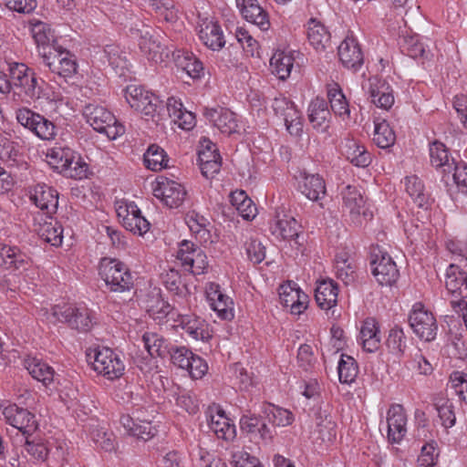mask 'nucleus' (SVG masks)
Returning a JSON list of instances; mask_svg holds the SVG:
<instances>
[{"label": "nucleus", "mask_w": 467, "mask_h": 467, "mask_svg": "<svg viewBox=\"0 0 467 467\" xmlns=\"http://www.w3.org/2000/svg\"><path fill=\"white\" fill-rule=\"evenodd\" d=\"M11 88L14 91L13 99L17 102L31 103L39 99L41 85L36 73L23 63H13L9 66Z\"/></svg>", "instance_id": "f257e3e1"}, {"label": "nucleus", "mask_w": 467, "mask_h": 467, "mask_svg": "<svg viewBox=\"0 0 467 467\" xmlns=\"http://www.w3.org/2000/svg\"><path fill=\"white\" fill-rule=\"evenodd\" d=\"M46 315L51 323H67L71 328L81 332L90 330L94 324L92 313L85 306L56 305Z\"/></svg>", "instance_id": "f03ea898"}, {"label": "nucleus", "mask_w": 467, "mask_h": 467, "mask_svg": "<svg viewBox=\"0 0 467 467\" xmlns=\"http://www.w3.org/2000/svg\"><path fill=\"white\" fill-rule=\"evenodd\" d=\"M99 274L111 292L123 293L130 291L134 285L133 275L129 267L117 259H101Z\"/></svg>", "instance_id": "7ed1b4c3"}, {"label": "nucleus", "mask_w": 467, "mask_h": 467, "mask_svg": "<svg viewBox=\"0 0 467 467\" xmlns=\"http://www.w3.org/2000/svg\"><path fill=\"white\" fill-rule=\"evenodd\" d=\"M87 122L98 132L109 140H116L125 132V127L106 108L89 104L84 109Z\"/></svg>", "instance_id": "20e7f679"}, {"label": "nucleus", "mask_w": 467, "mask_h": 467, "mask_svg": "<svg viewBox=\"0 0 467 467\" xmlns=\"http://www.w3.org/2000/svg\"><path fill=\"white\" fill-rule=\"evenodd\" d=\"M93 369L107 379H119L125 370V365L120 356L109 348H101L88 354Z\"/></svg>", "instance_id": "39448f33"}, {"label": "nucleus", "mask_w": 467, "mask_h": 467, "mask_svg": "<svg viewBox=\"0 0 467 467\" xmlns=\"http://www.w3.org/2000/svg\"><path fill=\"white\" fill-rule=\"evenodd\" d=\"M125 99L130 108L141 115L153 119L159 114L161 101L149 90L136 85H130L125 89Z\"/></svg>", "instance_id": "423d86ee"}, {"label": "nucleus", "mask_w": 467, "mask_h": 467, "mask_svg": "<svg viewBox=\"0 0 467 467\" xmlns=\"http://www.w3.org/2000/svg\"><path fill=\"white\" fill-rule=\"evenodd\" d=\"M17 122L43 140H52L57 136L56 125L44 116L27 109L16 110Z\"/></svg>", "instance_id": "0eeeda50"}, {"label": "nucleus", "mask_w": 467, "mask_h": 467, "mask_svg": "<svg viewBox=\"0 0 467 467\" xmlns=\"http://www.w3.org/2000/svg\"><path fill=\"white\" fill-rule=\"evenodd\" d=\"M131 33L139 37L140 50L148 60L161 64L169 57L170 50L161 43L148 26L143 25L141 28H132Z\"/></svg>", "instance_id": "6e6552de"}, {"label": "nucleus", "mask_w": 467, "mask_h": 467, "mask_svg": "<svg viewBox=\"0 0 467 467\" xmlns=\"http://www.w3.org/2000/svg\"><path fill=\"white\" fill-rule=\"evenodd\" d=\"M409 323L414 334L422 340L432 341L437 335L438 326L433 314L421 303H416L409 316Z\"/></svg>", "instance_id": "1a4fd4ad"}, {"label": "nucleus", "mask_w": 467, "mask_h": 467, "mask_svg": "<svg viewBox=\"0 0 467 467\" xmlns=\"http://www.w3.org/2000/svg\"><path fill=\"white\" fill-rule=\"evenodd\" d=\"M445 285L451 296V306L455 312H458V307L466 306L467 273L458 265H450L446 271Z\"/></svg>", "instance_id": "9d476101"}, {"label": "nucleus", "mask_w": 467, "mask_h": 467, "mask_svg": "<svg viewBox=\"0 0 467 467\" xmlns=\"http://www.w3.org/2000/svg\"><path fill=\"white\" fill-rule=\"evenodd\" d=\"M177 259L186 271L193 275L203 274L208 267L207 256L202 249L187 240L180 243Z\"/></svg>", "instance_id": "9b49d317"}, {"label": "nucleus", "mask_w": 467, "mask_h": 467, "mask_svg": "<svg viewBox=\"0 0 467 467\" xmlns=\"http://www.w3.org/2000/svg\"><path fill=\"white\" fill-rule=\"evenodd\" d=\"M362 89L378 108L389 109L394 104L393 89L385 79L377 76L371 77L362 83Z\"/></svg>", "instance_id": "f8f14e48"}, {"label": "nucleus", "mask_w": 467, "mask_h": 467, "mask_svg": "<svg viewBox=\"0 0 467 467\" xmlns=\"http://www.w3.org/2000/svg\"><path fill=\"white\" fill-rule=\"evenodd\" d=\"M1 409L6 422L20 431L23 434L30 435L37 429L35 415L27 410L8 401L3 402Z\"/></svg>", "instance_id": "ddd939ff"}, {"label": "nucleus", "mask_w": 467, "mask_h": 467, "mask_svg": "<svg viewBox=\"0 0 467 467\" xmlns=\"http://www.w3.org/2000/svg\"><path fill=\"white\" fill-rule=\"evenodd\" d=\"M116 213L122 225L130 232L142 235L150 229V223L141 215L139 207L133 202H120Z\"/></svg>", "instance_id": "4468645a"}, {"label": "nucleus", "mask_w": 467, "mask_h": 467, "mask_svg": "<svg viewBox=\"0 0 467 467\" xmlns=\"http://www.w3.org/2000/svg\"><path fill=\"white\" fill-rule=\"evenodd\" d=\"M206 300L217 317L223 320H232L234 317V301L220 285L210 282L205 285Z\"/></svg>", "instance_id": "2eb2a0df"}, {"label": "nucleus", "mask_w": 467, "mask_h": 467, "mask_svg": "<svg viewBox=\"0 0 467 467\" xmlns=\"http://www.w3.org/2000/svg\"><path fill=\"white\" fill-rule=\"evenodd\" d=\"M153 194L167 207L177 208L184 202L186 191L181 183L161 177L155 182Z\"/></svg>", "instance_id": "dca6fc26"}, {"label": "nucleus", "mask_w": 467, "mask_h": 467, "mask_svg": "<svg viewBox=\"0 0 467 467\" xmlns=\"http://www.w3.org/2000/svg\"><path fill=\"white\" fill-rule=\"evenodd\" d=\"M371 271L380 285H392L400 275L393 259L387 253L380 251L373 254Z\"/></svg>", "instance_id": "f3484780"}, {"label": "nucleus", "mask_w": 467, "mask_h": 467, "mask_svg": "<svg viewBox=\"0 0 467 467\" xmlns=\"http://www.w3.org/2000/svg\"><path fill=\"white\" fill-rule=\"evenodd\" d=\"M33 229L46 243L53 246H59L62 244L63 229L50 215L38 213L34 217Z\"/></svg>", "instance_id": "a211bd4d"}, {"label": "nucleus", "mask_w": 467, "mask_h": 467, "mask_svg": "<svg viewBox=\"0 0 467 467\" xmlns=\"http://www.w3.org/2000/svg\"><path fill=\"white\" fill-rule=\"evenodd\" d=\"M429 153L431 166L442 174V180L447 183L458 162L451 155L445 144L438 140L430 144Z\"/></svg>", "instance_id": "6ab92c4d"}, {"label": "nucleus", "mask_w": 467, "mask_h": 467, "mask_svg": "<svg viewBox=\"0 0 467 467\" xmlns=\"http://www.w3.org/2000/svg\"><path fill=\"white\" fill-rule=\"evenodd\" d=\"M175 323L193 340L208 341L212 337L209 324L194 314L178 315Z\"/></svg>", "instance_id": "aec40b11"}, {"label": "nucleus", "mask_w": 467, "mask_h": 467, "mask_svg": "<svg viewBox=\"0 0 467 467\" xmlns=\"http://www.w3.org/2000/svg\"><path fill=\"white\" fill-rule=\"evenodd\" d=\"M31 34L36 44L37 52L41 58L48 59L49 56L60 47L55 38V35L48 25L37 21L32 24Z\"/></svg>", "instance_id": "412c9836"}, {"label": "nucleus", "mask_w": 467, "mask_h": 467, "mask_svg": "<svg viewBox=\"0 0 467 467\" xmlns=\"http://www.w3.org/2000/svg\"><path fill=\"white\" fill-rule=\"evenodd\" d=\"M279 298L285 307H288L294 315L303 313L308 304V296L297 287L296 284L287 282L279 287Z\"/></svg>", "instance_id": "4be33fe9"}, {"label": "nucleus", "mask_w": 467, "mask_h": 467, "mask_svg": "<svg viewBox=\"0 0 467 467\" xmlns=\"http://www.w3.org/2000/svg\"><path fill=\"white\" fill-rule=\"evenodd\" d=\"M51 72L63 78H69L77 72V62L74 56L60 47L48 59L43 60Z\"/></svg>", "instance_id": "5701e85b"}, {"label": "nucleus", "mask_w": 467, "mask_h": 467, "mask_svg": "<svg viewBox=\"0 0 467 467\" xmlns=\"http://www.w3.org/2000/svg\"><path fill=\"white\" fill-rule=\"evenodd\" d=\"M388 439L400 443L407 433V415L400 404H393L387 412Z\"/></svg>", "instance_id": "b1692460"}, {"label": "nucleus", "mask_w": 467, "mask_h": 467, "mask_svg": "<svg viewBox=\"0 0 467 467\" xmlns=\"http://www.w3.org/2000/svg\"><path fill=\"white\" fill-rule=\"evenodd\" d=\"M198 35L202 44L212 50H220L225 45L220 25L211 18L206 17L200 21Z\"/></svg>", "instance_id": "393cba45"}, {"label": "nucleus", "mask_w": 467, "mask_h": 467, "mask_svg": "<svg viewBox=\"0 0 467 467\" xmlns=\"http://www.w3.org/2000/svg\"><path fill=\"white\" fill-rule=\"evenodd\" d=\"M210 430L217 438L224 441H233L236 435L235 426L220 409H210L207 412Z\"/></svg>", "instance_id": "a878e982"}, {"label": "nucleus", "mask_w": 467, "mask_h": 467, "mask_svg": "<svg viewBox=\"0 0 467 467\" xmlns=\"http://www.w3.org/2000/svg\"><path fill=\"white\" fill-rule=\"evenodd\" d=\"M30 200L46 215L54 213L58 206V193L47 184H37L30 192Z\"/></svg>", "instance_id": "bb28decb"}, {"label": "nucleus", "mask_w": 467, "mask_h": 467, "mask_svg": "<svg viewBox=\"0 0 467 467\" xmlns=\"http://www.w3.org/2000/svg\"><path fill=\"white\" fill-rule=\"evenodd\" d=\"M344 207L348 210L352 219L359 223V217H372V213L366 206V202L360 192L353 186H347L342 192Z\"/></svg>", "instance_id": "cd10ccee"}, {"label": "nucleus", "mask_w": 467, "mask_h": 467, "mask_svg": "<svg viewBox=\"0 0 467 467\" xmlns=\"http://www.w3.org/2000/svg\"><path fill=\"white\" fill-rule=\"evenodd\" d=\"M300 224L287 214H276L270 223L271 234L279 240L295 241L298 237Z\"/></svg>", "instance_id": "c85d7f7f"}, {"label": "nucleus", "mask_w": 467, "mask_h": 467, "mask_svg": "<svg viewBox=\"0 0 467 467\" xmlns=\"http://www.w3.org/2000/svg\"><path fill=\"white\" fill-rule=\"evenodd\" d=\"M313 436L322 443H332L337 437V424L326 410H319L315 415Z\"/></svg>", "instance_id": "c756f323"}, {"label": "nucleus", "mask_w": 467, "mask_h": 467, "mask_svg": "<svg viewBox=\"0 0 467 467\" xmlns=\"http://www.w3.org/2000/svg\"><path fill=\"white\" fill-rule=\"evenodd\" d=\"M338 57L344 67L358 69L363 63L361 48L354 37H346L338 46Z\"/></svg>", "instance_id": "7c9ffc66"}, {"label": "nucleus", "mask_w": 467, "mask_h": 467, "mask_svg": "<svg viewBox=\"0 0 467 467\" xmlns=\"http://www.w3.org/2000/svg\"><path fill=\"white\" fill-rule=\"evenodd\" d=\"M236 4L245 20L256 25L262 30L268 29L270 25L268 15L257 0H236Z\"/></svg>", "instance_id": "2f4dec72"}, {"label": "nucleus", "mask_w": 467, "mask_h": 467, "mask_svg": "<svg viewBox=\"0 0 467 467\" xmlns=\"http://www.w3.org/2000/svg\"><path fill=\"white\" fill-rule=\"evenodd\" d=\"M298 190L308 200L317 202L326 195V184L322 177L317 174H300Z\"/></svg>", "instance_id": "473e14b6"}, {"label": "nucleus", "mask_w": 467, "mask_h": 467, "mask_svg": "<svg viewBox=\"0 0 467 467\" xmlns=\"http://www.w3.org/2000/svg\"><path fill=\"white\" fill-rule=\"evenodd\" d=\"M341 152L355 166L367 167L371 162L370 153L353 138H347L342 141Z\"/></svg>", "instance_id": "72a5a7b5"}, {"label": "nucleus", "mask_w": 467, "mask_h": 467, "mask_svg": "<svg viewBox=\"0 0 467 467\" xmlns=\"http://www.w3.org/2000/svg\"><path fill=\"white\" fill-rule=\"evenodd\" d=\"M120 424L128 435L138 440L146 441L156 433V429L151 425V422L134 419L130 415L122 416L120 418Z\"/></svg>", "instance_id": "f704fd0d"}, {"label": "nucleus", "mask_w": 467, "mask_h": 467, "mask_svg": "<svg viewBox=\"0 0 467 467\" xmlns=\"http://www.w3.org/2000/svg\"><path fill=\"white\" fill-rule=\"evenodd\" d=\"M204 115L221 132L232 134L237 131L238 120L233 111L226 109H206Z\"/></svg>", "instance_id": "c9c22d12"}, {"label": "nucleus", "mask_w": 467, "mask_h": 467, "mask_svg": "<svg viewBox=\"0 0 467 467\" xmlns=\"http://www.w3.org/2000/svg\"><path fill=\"white\" fill-rule=\"evenodd\" d=\"M295 57L292 51L277 50L270 59V68L279 79L289 78L294 67Z\"/></svg>", "instance_id": "e433bc0d"}, {"label": "nucleus", "mask_w": 467, "mask_h": 467, "mask_svg": "<svg viewBox=\"0 0 467 467\" xmlns=\"http://www.w3.org/2000/svg\"><path fill=\"white\" fill-rule=\"evenodd\" d=\"M337 285L333 280H322L316 287L315 298L320 308L329 310L337 304Z\"/></svg>", "instance_id": "4c0bfd02"}, {"label": "nucleus", "mask_w": 467, "mask_h": 467, "mask_svg": "<svg viewBox=\"0 0 467 467\" xmlns=\"http://www.w3.org/2000/svg\"><path fill=\"white\" fill-rule=\"evenodd\" d=\"M30 258L18 247L2 245L0 247V265L6 269L26 268Z\"/></svg>", "instance_id": "58836bf2"}, {"label": "nucleus", "mask_w": 467, "mask_h": 467, "mask_svg": "<svg viewBox=\"0 0 467 467\" xmlns=\"http://www.w3.org/2000/svg\"><path fill=\"white\" fill-rule=\"evenodd\" d=\"M358 339L364 350L368 352H374L379 348L380 337L379 327L374 318H367L363 322Z\"/></svg>", "instance_id": "ea45409f"}, {"label": "nucleus", "mask_w": 467, "mask_h": 467, "mask_svg": "<svg viewBox=\"0 0 467 467\" xmlns=\"http://www.w3.org/2000/svg\"><path fill=\"white\" fill-rule=\"evenodd\" d=\"M330 112L325 99L316 98L308 106V119L313 128L326 130L328 127Z\"/></svg>", "instance_id": "a19ab883"}, {"label": "nucleus", "mask_w": 467, "mask_h": 467, "mask_svg": "<svg viewBox=\"0 0 467 467\" xmlns=\"http://www.w3.org/2000/svg\"><path fill=\"white\" fill-rule=\"evenodd\" d=\"M327 97L332 111L343 120L348 119L349 105L337 83L333 82L327 85Z\"/></svg>", "instance_id": "79ce46f5"}, {"label": "nucleus", "mask_w": 467, "mask_h": 467, "mask_svg": "<svg viewBox=\"0 0 467 467\" xmlns=\"http://www.w3.org/2000/svg\"><path fill=\"white\" fill-rule=\"evenodd\" d=\"M283 104V117L286 130L291 135L299 136L303 131L302 117L299 110L291 101L285 99L280 101Z\"/></svg>", "instance_id": "37998d69"}, {"label": "nucleus", "mask_w": 467, "mask_h": 467, "mask_svg": "<svg viewBox=\"0 0 467 467\" xmlns=\"http://www.w3.org/2000/svg\"><path fill=\"white\" fill-rule=\"evenodd\" d=\"M185 222L192 234L201 243L207 244L212 242L210 232L207 229L209 222L204 216L192 211L187 213Z\"/></svg>", "instance_id": "c03bdc74"}, {"label": "nucleus", "mask_w": 467, "mask_h": 467, "mask_svg": "<svg viewBox=\"0 0 467 467\" xmlns=\"http://www.w3.org/2000/svg\"><path fill=\"white\" fill-rule=\"evenodd\" d=\"M405 189L418 207L428 208L430 197L425 192L424 185L419 177L415 175L407 176L405 178Z\"/></svg>", "instance_id": "a18cd8bd"}, {"label": "nucleus", "mask_w": 467, "mask_h": 467, "mask_svg": "<svg viewBox=\"0 0 467 467\" xmlns=\"http://www.w3.org/2000/svg\"><path fill=\"white\" fill-rule=\"evenodd\" d=\"M307 39L315 49L323 50L329 43L330 34L319 21L311 19L307 24Z\"/></svg>", "instance_id": "49530a36"}, {"label": "nucleus", "mask_w": 467, "mask_h": 467, "mask_svg": "<svg viewBox=\"0 0 467 467\" xmlns=\"http://www.w3.org/2000/svg\"><path fill=\"white\" fill-rule=\"evenodd\" d=\"M231 202L244 219L249 221L256 216L257 208L244 191L233 192L231 194Z\"/></svg>", "instance_id": "de8ad7c7"}, {"label": "nucleus", "mask_w": 467, "mask_h": 467, "mask_svg": "<svg viewBox=\"0 0 467 467\" xmlns=\"http://www.w3.org/2000/svg\"><path fill=\"white\" fill-rule=\"evenodd\" d=\"M74 152L73 150L67 147H54L47 150V161L54 170L61 173L68 161H72V158H74Z\"/></svg>", "instance_id": "09e8293b"}, {"label": "nucleus", "mask_w": 467, "mask_h": 467, "mask_svg": "<svg viewBox=\"0 0 467 467\" xmlns=\"http://www.w3.org/2000/svg\"><path fill=\"white\" fill-rule=\"evenodd\" d=\"M145 166L153 171H160L168 165V156L164 150L156 144L150 145L143 155Z\"/></svg>", "instance_id": "8fccbe9b"}, {"label": "nucleus", "mask_w": 467, "mask_h": 467, "mask_svg": "<svg viewBox=\"0 0 467 467\" xmlns=\"http://www.w3.org/2000/svg\"><path fill=\"white\" fill-rule=\"evenodd\" d=\"M26 368L34 379L44 385L49 384L54 379L55 371L53 368L37 358L28 359Z\"/></svg>", "instance_id": "3c124183"}, {"label": "nucleus", "mask_w": 467, "mask_h": 467, "mask_svg": "<svg viewBox=\"0 0 467 467\" xmlns=\"http://www.w3.org/2000/svg\"><path fill=\"white\" fill-rule=\"evenodd\" d=\"M198 160L204 177H213L221 169L222 159L218 151H199Z\"/></svg>", "instance_id": "603ef678"}, {"label": "nucleus", "mask_w": 467, "mask_h": 467, "mask_svg": "<svg viewBox=\"0 0 467 467\" xmlns=\"http://www.w3.org/2000/svg\"><path fill=\"white\" fill-rule=\"evenodd\" d=\"M434 404L442 426L452 427L456 421L452 402L441 394L435 398Z\"/></svg>", "instance_id": "864d4df0"}, {"label": "nucleus", "mask_w": 467, "mask_h": 467, "mask_svg": "<svg viewBox=\"0 0 467 467\" xmlns=\"http://www.w3.org/2000/svg\"><path fill=\"white\" fill-rule=\"evenodd\" d=\"M145 4L151 7L156 14L166 22L173 23L178 18V10L173 0H144Z\"/></svg>", "instance_id": "5fc2aeb1"}, {"label": "nucleus", "mask_w": 467, "mask_h": 467, "mask_svg": "<svg viewBox=\"0 0 467 467\" xmlns=\"http://www.w3.org/2000/svg\"><path fill=\"white\" fill-rule=\"evenodd\" d=\"M338 379L340 382L352 383L358 376V368L355 359L348 355H341L337 366Z\"/></svg>", "instance_id": "6e6d98bb"}, {"label": "nucleus", "mask_w": 467, "mask_h": 467, "mask_svg": "<svg viewBox=\"0 0 467 467\" xmlns=\"http://www.w3.org/2000/svg\"><path fill=\"white\" fill-rule=\"evenodd\" d=\"M142 342L145 349L151 357H161L167 352L166 340L157 333H144Z\"/></svg>", "instance_id": "4d7b16f0"}, {"label": "nucleus", "mask_w": 467, "mask_h": 467, "mask_svg": "<svg viewBox=\"0 0 467 467\" xmlns=\"http://www.w3.org/2000/svg\"><path fill=\"white\" fill-rule=\"evenodd\" d=\"M395 139V133L386 120L375 123L373 140L379 148H389L394 144Z\"/></svg>", "instance_id": "13d9d810"}, {"label": "nucleus", "mask_w": 467, "mask_h": 467, "mask_svg": "<svg viewBox=\"0 0 467 467\" xmlns=\"http://www.w3.org/2000/svg\"><path fill=\"white\" fill-rule=\"evenodd\" d=\"M335 268L337 278L345 284H349L354 279V266L351 258L346 254L341 253L336 255Z\"/></svg>", "instance_id": "bf43d9fd"}, {"label": "nucleus", "mask_w": 467, "mask_h": 467, "mask_svg": "<svg viewBox=\"0 0 467 467\" xmlns=\"http://www.w3.org/2000/svg\"><path fill=\"white\" fill-rule=\"evenodd\" d=\"M88 171V164L82 160L79 154L74 152V158H72V161H68L61 174L75 180H82L87 178Z\"/></svg>", "instance_id": "052dcab7"}, {"label": "nucleus", "mask_w": 467, "mask_h": 467, "mask_svg": "<svg viewBox=\"0 0 467 467\" xmlns=\"http://www.w3.org/2000/svg\"><path fill=\"white\" fill-rule=\"evenodd\" d=\"M103 54L109 64L113 68L120 69V74H123L122 70L127 68L128 60L119 47L117 45H107L104 47Z\"/></svg>", "instance_id": "680f3d73"}, {"label": "nucleus", "mask_w": 467, "mask_h": 467, "mask_svg": "<svg viewBox=\"0 0 467 467\" xmlns=\"http://www.w3.org/2000/svg\"><path fill=\"white\" fill-rule=\"evenodd\" d=\"M179 64L183 70L192 78H199L203 73V66L193 54H186L179 59Z\"/></svg>", "instance_id": "e2e57ef3"}, {"label": "nucleus", "mask_w": 467, "mask_h": 467, "mask_svg": "<svg viewBox=\"0 0 467 467\" xmlns=\"http://www.w3.org/2000/svg\"><path fill=\"white\" fill-rule=\"evenodd\" d=\"M269 420L279 427L289 426L294 421L293 413L285 409L272 406L266 410Z\"/></svg>", "instance_id": "0e129e2a"}, {"label": "nucleus", "mask_w": 467, "mask_h": 467, "mask_svg": "<svg viewBox=\"0 0 467 467\" xmlns=\"http://www.w3.org/2000/svg\"><path fill=\"white\" fill-rule=\"evenodd\" d=\"M91 438L95 444L106 451H111L115 449V437L112 432L104 429H95L91 432Z\"/></svg>", "instance_id": "69168bd1"}, {"label": "nucleus", "mask_w": 467, "mask_h": 467, "mask_svg": "<svg viewBox=\"0 0 467 467\" xmlns=\"http://www.w3.org/2000/svg\"><path fill=\"white\" fill-rule=\"evenodd\" d=\"M171 305L159 295L153 296L147 305V310L154 319H161L166 317L171 312Z\"/></svg>", "instance_id": "338daca9"}, {"label": "nucleus", "mask_w": 467, "mask_h": 467, "mask_svg": "<svg viewBox=\"0 0 467 467\" xmlns=\"http://www.w3.org/2000/svg\"><path fill=\"white\" fill-rule=\"evenodd\" d=\"M438 452L436 443L431 441L422 446L418 458V467H433L436 464Z\"/></svg>", "instance_id": "774afa93"}]
</instances>
